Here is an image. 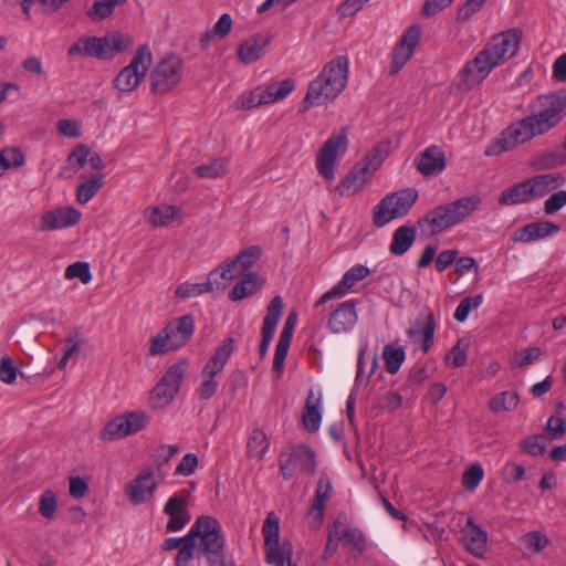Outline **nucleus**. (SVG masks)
<instances>
[{"mask_svg": "<svg viewBox=\"0 0 566 566\" xmlns=\"http://www.w3.org/2000/svg\"><path fill=\"white\" fill-rule=\"evenodd\" d=\"M522 31L509 29L495 34L476 56L468 61L459 73L458 88L472 91L499 65L512 59L521 44Z\"/></svg>", "mask_w": 566, "mask_h": 566, "instance_id": "1", "label": "nucleus"}, {"mask_svg": "<svg viewBox=\"0 0 566 566\" xmlns=\"http://www.w3.org/2000/svg\"><path fill=\"white\" fill-rule=\"evenodd\" d=\"M347 74V57L338 56L327 63L322 72L310 83L307 93L301 103L300 112H306L312 106L334 101L345 88Z\"/></svg>", "mask_w": 566, "mask_h": 566, "instance_id": "2", "label": "nucleus"}, {"mask_svg": "<svg viewBox=\"0 0 566 566\" xmlns=\"http://www.w3.org/2000/svg\"><path fill=\"white\" fill-rule=\"evenodd\" d=\"M479 196L461 197L452 202L440 205L428 211L418 220V224L422 227L428 224L431 233H440L470 217L480 206Z\"/></svg>", "mask_w": 566, "mask_h": 566, "instance_id": "3", "label": "nucleus"}, {"mask_svg": "<svg viewBox=\"0 0 566 566\" xmlns=\"http://www.w3.org/2000/svg\"><path fill=\"white\" fill-rule=\"evenodd\" d=\"M197 542V554L203 555L209 563H221L224 557V538L217 518L202 515L197 518L188 532Z\"/></svg>", "mask_w": 566, "mask_h": 566, "instance_id": "4", "label": "nucleus"}, {"mask_svg": "<svg viewBox=\"0 0 566 566\" xmlns=\"http://www.w3.org/2000/svg\"><path fill=\"white\" fill-rule=\"evenodd\" d=\"M530 117L539 135L556 128L566 117V88L539 95L536 109Z\"/></svg>", "mask_w": 566, "mask_h": 566, "instance_id": "5", "label": "nucleus"}, {"mask_svg": "<svg viewBox=\"0 0 566 566\" xmlns=\"http://www.w3.org/2000/svg\"><path fill=\"white\" fill-rule=\"evenodd\" d=\"M418 199V191L406 188L385 196L374 208L373 223L382 228L390 221L405 217Z\"/></svg>", "mask_w": 566, "mask_h": 566, "instance_id": "6", "label": "nucleus"}, {"mask_svg": "<svg viewBox=\"0 0 566 566\" xmlns=\"http://www.w3.org/2000/svg\"><path fill=\"white\" fill-rule=\"evenodd\" d=\"M265 560L275 566H296L292 563V545L287 541L280 543V521L270 512L263 523Z\"/></svg>", "mask_w": 566, "mask_h": 566, "instance_id": "7", "label": "nucleus"}, {"mask_svg": "<svg viewBox=\"0 0 566 566\" xmlns=\"http://www.w3.org/2000/svg\"><path fill=\"white\" fill-rule=\"evenodd\" d=\"M184 75V61L169 55L159 61L150 72V90L156 95H166L180 82Z\"/></svg>", "mask_w": 566, "mask_h": 566, "instance_id": "8", "label": "nucleus"}, {"mask_svg": "<svg viewBox=\"0 0 566 566\" xmlns=\"http://www.w3.org/2000/svg\"><path fill=\"white\" fill-rule=\"evenodd\" d=\"M151 64V52L147 45L138 46L130 63L114 78L113 85L123 93L133 92L145 78Z\"/></svg>", "mask_w": 566, "mask_h": 566, "instance_id": "9", "label": "nucleus"}, {"mask_svg": "<svg viewBox=\"0 0 566 566\" xmlns=\"http://www.w3.org/2000/svg\"><path fill=\"white\" fill-rule=\"evenodd\" d=\"M234 343L232 337L223 339L205 365L201 371L203 381L199 388L200 399L208 400L216 394L218 382L214 380V377L220 374L227 365L228 359L234 350Z\"/></svg>", "mask_w": 566, "mask_h": 566, "instance_id": "10", "label": "nucleus"}, {"mask_svg": "<svg viewBox=\"0 0 566 566\" xmlns=\"http://www.w3.org/2000/svg\"><path fill=\"white\" fill-rule=\"evenodd\" d=\"M539 135L534 122L530 116L510 125L505 128L500 137L489 145L484 151L486 156H497L504 151L515 148L517 145L531 140Z\"/></svg>", "mask_w": 566, "mask_h": 566, "instance_id": "11", "label": "nucleus"}, {"mask_svg": "<svg viewBox=\"0 0 566 566\" xmlns=\"http://www.w3.org/2000/svg\"><path fill=\"white\" fill-rule=\"evenodd\" d=\"M279 465L285 480L292 479L297 470L307 475H313L316 470L315 453L304 444L294 446L290 450L280 453Z\"/></svg>", "mask_w": 566, "mask_h": 566, "instance_id": "12", "label": "nucleus"}, {"mask_svg": "<svg viewBox=\"0 0 566 566\" xmlns=\"http://www.w3.org/2000/svg\"><path fill=\"white\" fill-rule=\"evenodd\" d=\"M347 145L346 129L342 128L340 133L333 134L319 148L316 156V168L325 179H334L337 158L346 151Z\"/></svg>", "mask_w": 566, "mask_h": 566, "instance_id": "13", "label": "nucleus"}, {"mask_svg": "<svg viewBox=\"0 0 566 566\" xmlns=\"http://www.w3.org/2000/svg\"><path fill=\"white\" fill-rule=\"evenodd\" d=\"M148 416L145 412H127L109 420L99 431V439L113 441L136 433L145 428Z\"/></svg>", "mask_w": 566, "mask_h": 566, "instance_id": "14", "label": "nucleus"}, {"mask_svg": "<svg viewBox=\"0 0 566 566\" xmlns=\"http://www.w3.org/2000/svg\"><path fill=\"white\" fill-rule=\"evenodd\" d=\"M187 369V361L171 365L153 389V399L157 407L167 406L180 389V382Z\"/></svg>", "mask_w": 566, "mask_h": 566, "instance_id": "15", "label": "nucleus"}, {"mask_svg": "<svg viewBox=\"0 0 566 566\" xmlns=\"http://www.w3.org/2000/svg\"><path fill=\"white\" fill-rule=\"evenodd\" d=\"M420 34V28L418 25H411L402 35L391 55L389 69L390 75L397 74L411 59L413 51L419 43Z\"/></svg>", "mask_w": 566, "mask_h": 566, "instance_id": "16", "label": "nucleus"}, {"mask_svg": "<svg viewBox=\"0 0 566 566\" xmlns=\"http://www.w3.org/2000/svg\"><path fill=\"white\" fill-rule=\"evenodd\" d=\"M157 483L154 480V472L151 469L146 468L142 470L135 479H133L126 486V494L133 504L145 503L153 496Z\"/></svg>", "mask_w": 566, "mask_h": 566, "instance_id": "17", "label": "nucleus"}, {"mask_svg": "<svg viewBox=\"0 0 566 566\" xmlns=\"http://www.w3.org/2000/svg\"><path fill=\"white\" fill-rule=\"evenodd\" d=\"M268 313L263 319L262 328H261V343L259 345V355L261 358H264L269 345L274 335L277 322L283 312V300L281 296H274L268 305Z\"/></svg>", "mask_w": 566, "mask_h": 566, "instance_id": "18", "label": "nucleus"}, {"mask_svg": "<svg viewBox=\"0 0 566 566\" xmlns=\"http://www.w3.org/2000/svg\"><path fill=\"white\" fill-rule=\"evenodd\" d=\"M461 543L467 552L481 558L486 552L488 533L469 517L461 528Z\"/></svg>", "mask_w": 566, "mask_h": 566, "instance_id": "19", "label": "nucleus"}, {"mask_svg": "<svg viewBox=\"0 0 566 566\" xmlns=\"http://www.w3.org/2000/svg\"><path fill=\"white\" fill-rule=\"evenodd\" d=\"M415 161L417 170L426 177L441 174L447 166L444 151L436 145L419 153Z\"/></svg>", "mask_w": 566, "mask_h": 566, "instance_id": "20", "label": "nucleus"}, {"mask_svg": "<svg viewBox=\"0 0 566 566\" xmlns=\"http://www.w3.org/2000/svg\"><path fill=\"white\" fill-rule=\"evenodd\" d=\"M370 273V270L361 264H357L353 268H350L342 277V280L333 286L329 291L324 293L315 303V306H319L322 304H325L326 302L342 297L345 295L347 290H349L354 284L366 276H368Z\"/></svg>", "mask_w": 566, "mask_h": 566, "instance_id": "21", "label": "nucleus"}, {"mask_svg": "<svg viewBox=\"0 0 566 566\" xmlns=\"http://www.w3.org/2000/svg\"><path fill=\"white\" fill-rule=\"evenodd\" d=\"M356 304L357 301L355 300L343 302L331 314L327 326L332 333H346L355 326L358 319Z\"/></svg>", "mask_w": 566, "mask_h": 566, "instance_id": "22", "label": "nucleus"}, {"mask_svg": "<svg viewBox=\"0 0 566 566\" xmlns=\"http://www.w3.org/2000/svg\"><path fill=\"white\" fill-rule=\"evenodd\" d=\"M81 216V212L72 207L45 212L41 218L40 230L52 231L75 226L80 222Z\"/></svg>", "mask_w": 566, "mask_h": 566, "instance_id": "23", "label": "nucleus"}, {"mask_svg": "<svg viewBox=\"0 0 566 566\" xmlns=\"http://www.w3.org/2000/svg\"><path fill=\"white\" fill-rule=\"evenodd\" d=\"M373 176L366 164L357 163L353 169L340 180L336 191L343 197H349L363 189Z\"/></svg>", "mask_w": 566, "mask_h": 566, "instance_id": "24", "label": "nucleus"}, {"mask_svg": "<svg viewBox=\"0 0 566 566\" xmlns=\"http://www.w3.org/2000/svg\"><path fill=\"white\" fill-rule=\"evenodd\" d=\"M164 513L169 516L166 525L167 532L180 531L190 521V514L187 510V502L184 497L175 494L164 506Z\"/></svg>", "mask_w": 566, "mask_h": 566, "instance_id": "25", "label": "nucleus"}, {"mask_svg": "<svg viewBox=\"0 0 566 566\" xmlns=\"http://www.w3.org/2000/svg\"><path fill=\"white\" fill-rule=\"evenodd\" d=\"M332 491L333 488L329 476L326 473H322L316 485L312 505L308 510V516L316 526L319 525L323 520L324 507L332 496Z\"/></svg>", "mask_w": 566, "mask_h": 566, "instance_id": "26", "label": "nucleus"}, {"mask_svg": "<svg viewBox=\"0 0 566 566\" xmlns=\"http://www.w3.org/2000/svg\"><path fill=\"white\" fill-rule=\"evenodd\" d=\"M271 36L256 33L244 40L238 48V57L244 64H250L264 55L265 48L270 44Z\"/></svg>", "mask_w": 566, "mask_h": 566, "instance_id": "27", "label": "nucleus"}, {"mask_svg": "<svg viewBox=\"0 0 566 566\" xmlns=\"http://www.w3.org/2000/svg\"><path fill=\"white\" fill-rule=\"evenodd\" d=\"M560 230L558 224L551 221H537L520 228L514 235L515 241L532 242L557 233Z\"/></svg>", "mask_w": 566, "mask_h": 566, "instance_id": "28", "label": "nucleus"}, {"mask_svg": "<svg viewBox=\"0 0 566 566\" xmlns=\"http://www.w3.org/2000/svg\"><path fill=\"white\" fill-rule=\"evenodd\" d=\"M165 328H170L168 332L171 343L178 349L185 346L192 337L195 331V319L192 315H184L170 322Z\"/></svg>", "mask_w": 566, "mask_h": 566, "instance_id": "29", "label": "nucleus"}, {"mask_svg": "<svg viewBox=\"0 0 566 566\" xmlns=\"http://www.w3.org/2000/svg\"><path fill=\"white\" fill-rule=\"evenodd\" d=\"M102 40L105 48V60H111L117 54L125 52L134 43L128 34L120 31H111L102 36Z\"/></svg>", "mask_w": 566, "mask_h": 566, "instance_id": "30", "label": "nucleus"}, {"mask_svg": "<svg viewBox=\"0 0 566 566\" xmlns=\"http://www.w3.org/2000/svg\"><path fill=\"white\" fill-rule=\"evenodd\" d=\"M263 283L264 281L255 273L248 272L233 286L232 291L229 293V298L233 302H238L244 297L254 295L262 287Z\"/></svg>", "mask_w": 566, "mask_h": 566, "instance_id": "31", "label": "nucleus"}, {"mask_svg": "<svg viewBox=\"0 0 566 566\" xmlns=\"http://www.w3.org/2000/svg\"><path fill=\"white\" fill-rule=\"evenodd\" d=\"M105 48L103 46L102 38L87 36L80 39L70 49V55H86L105 60Z\"/></svg>", "mask_w": 566, "mask_h": 566, "instance_id": "32", "label": "nucleus"}, {"mask_svg": "<svg viewBox=\"0 0 566 566\" xmlns=\"http://www.w3.org/2000/svg\"><path fill=\"white\" fill-rule=\"evenodd\" d=\"M533 199L528 180L517 182L504 189L500 197L499 203L503 206H513L530 201Z\"/></svg>", "mask_w": 566, "mask_h": 566, "instance_id": "33", "label": "nucleus"}, {"mask_svg": "<svg viewBox=\"0 0 566 566\" xmlns=\"http://www.w3.org/2000/svg\"><path fill=\"white\" fill-rule=\"evenodd\" d=\"M533 198H541L563 184L564 178L559 174L538 175L527 179Z\"/></svg>", "mask_w": 566, "mask_h": 566, "instance_id": "34", "label": "nucleus"}, {"mask_svg": "<svg viewBox=\"0 0 566 566\" xmlns=\"http://www.w3.org/2000/svg\"><path fill=\"white\" fill-rule=\"evenodd\" d=\"M416 228L409 226H401L397 228L392 234V241L389 247L390 253L394 255H402L413 244L416 240Z\"/></svg>", "mask_w": 566, "mask_h": 566, "instance_id": "35", "label": "nucleus"}, {"mask_svg": "<svg viewBox=\"0 0 566 566\" xmlns=\"http://www.w3.org/2000/svg\"><path fill=\"white\" fill-rule=\"evenodd\" d=\"M436 329L434 316L432 313H429L424 319V322L416 321L412 326L408 329L409 337H416L418 335L423 336L422 349L423 352H428L433 344Z\"/></svg>", "mask_w": 566, "mask_h": 566, "instance_id": "36", "label": "nucleus"}, {"mask_svg": "<svg viewBox=\"0 0 566 566\" xmlns=\"http://www.w3.org/2000/svg\"><path fill=\"white\" fill-rule=\"evenodd\" d=\"M229 159L228 158H214L208 164H202L196 167L192 172L202 179H216L222 178L228 172Z\"/></svg>", "mask_w": 566, "mask_h": 566, "instance_id": "37", "label": "nucleus"}, {"mask_svg": "<svg viewBox=\"0 0 566 566\" xmlns=\"http://www.w3.org/2000/svg\"><path fill=\"white\" fill-rule=\"evenodd\" d=\"M214 275H217V271H211L206 283H182L176 289L175 295L181 298H189L206 292H212L214 289L213 284L217 283Z\"/></svg>", "mask_w": 566, "mask_h": 566, "instance_id": "38", "label": "nucleus"}, {"mask_svg": "<svg viewBox=\"0 0 566 566\" xmlns=\"http://www.w3.org/2000/svg\"><path fill=\"white\" fill-rule=\"evenodd\" d=\"M269 448V441L266 434L260 430L254 429L247 443V454L249 458H256L258 460H262L264 454Z\"/></svg>", "mask_w": 566, "mask_h": 566, "instance_id": "39", "label": "nucleus"}, {"mask_svg": "<svg viewBox=\"0 0 566 566\" xmlns=\"http://www.w3.org/2000/svg\"><path fill=\"white\" fill-rule=\"evenodd\" d=\"M390 146L391 143L389 140H382L378 143L368 154L365 155V157L359 163L366 164L368 170L374 174L388 155Z\"/></svg>", "mask_w": 566, "mask_h": 566, "instance_id": "40", "label": "nucleus"}, {"mask_svg": "<svg viewBox=\"0 0 566 566\" xmlns=\"http://www.w3.org/2000/svg\"><path fill=\"white\" fill-rule=\"evenodd\" d=\"M405 358L406 353L402 347L395 348L391 345H386L382 349V359L385 361L386 370L391 375L398 373Z\"/></svg>", "mask_w": 566, "mask_h": 566, "instance_id": "41", "label": "nucleus"}, {"mask_svg": "<svg viewBox=\"0 0 566 566\" xmlns=\"http://www.w3.org/2000/svg\"><path fill=\"white\" fill-rule=\"evenodd\" d=\"M302 418L306 430L310 432H315L318 430L322 416L318 410V401L316 403L313 402V392H311L306 399Z\"/></svg>", "mask_w": 566, "mask_h": 566, "instance_id": "42", "label": "nucleus"}, {"mask_svg": "<svg viewBox=\"0 0 566 566\" xmlns=\"http://www.w3.org/2000/svg\"><path fill=\"white\" fill-rule=\"evenodd\" d=\"M518 405V395L516 392L503 391L494 396L490 403L492 412L512 411Z\"/></svg>", "mask_w": 566, "mask_h": 566, "instance_id": "43", "label": "nucleus"}, {"mask_svg": "<svg viewBox=\"0 0 566 566\" xmlns=\"http://www.w3.org/2000/svg\"><path fill=\"white\" fill-rule=\"evenodd\" d=\"M566 164V155L560 150L539 154L535 157L533 166L538 169L555 168Z\"/></svg>", "mask_w": 566, "mask_h": 566, "instance_id": "44", "label": "nucleus"}, {"mask_svg": "<svg viewBox=\"0 0 566 566\" xmlns=\"http://www.w3.org/2000/svg\"><path fill=\"white\" fill-rule=\"evenodd\" d=\"M168 332L170 328H163L150 339L149 355L157 356L177 349L171 343Z\"/></svg>", "mask_w": 566, "mask_h": 566, "instance_id": "45", "label": "nucleus"}, {"mask_svg": "<svg viewBox=\"0 0 566 566\" xmlns=\"http://www.w3.org/2000/svg\"><path fill=\"white\" fill-rule=\"evenodd\" d=\"M178 214L174 206H160L153 209L149 216V223L154 227H164L172 222Z\"/></svg>", "mask_w": 566, "mask_h": 566, "instance_id": "46", "label": "nucleus"}, {"mask_svg": "<svg viewBox=\"0 0 566 566\" xmlns=\"http://www.w3.org/2000/svg\"><path fill=\"white\" fill-rule=\"evenodd\" d=\"M102 177H95L80 184L76 188V199L81 205L88 202L102 188Z\"/></svg>", "mask_w": 566, "mask_h": 566, "instance_id": "47", "label": "nucleus"}, {"mask_svg": "<svg viewBox=\"0 0 566 566\" xmlns=\"http://www.w3.org/2000/svg\"><path fill=\"white\" fill-rule=\"evenodd\" d=\"M126 0H95L87 14L93 20H102L109 17L114 8Z\"/></svg>", "mask_w": 566, "mask_h": 566, "instance_id": "48", "label": "nucleus"}, {"mask_svg": "<svg viewBox=\"0 0 566 566\" xmlns=\"http://www.w3.org/2000/svg\"><path fill=\"white\" fill-rule=\"evenodd\" d=\"M520 541L525 549L533 554L542 552L549 544L548 537L537 531L524 534Z\"/></svg>", "mask_w": 566, "mask_h": 566, "instance_id": "49", "label": "nucleus"}, {"mask_svg": "<svg viewBox=\"0 0 566 566\" xmlns=\"http://www.w3.org/2000/svg\"><path fill=\"white\" fill-rule=\"evenodd\" d=\"M57 499L52 490H45L39 500V513L46 520H52L56 513Z\"/></svg>", "mask_w": 566, "mask_h": 566, "instance_id": "50", "label": "nucleus"}, {"mask_svg": "<svg viewBox=\"0 0 566 566\" xmlns=\"http://www.w3.org/2000/svg\"><path fill=\"white\" fill-rule=\"evenodd\" d=\"M66 280L78 279L83 284H87L92 281L91 268L87 262H75L70 264L64 272Z\"/></svg>", "mask_w": 566, "mask_h": 566, "instance_id": "51", "label": "nucleus"}, {"mask_svg": "<svg viewBox=\"0 0 566 566\" xmlns=\"http://www.w3.org/2000/svg\"><path fill=\"white\" fill-rule=\"evenodd\" d=\"M467 349L468 344L463 343L462 339H459L457 344L446 355V364L454 368L464 366L467 363Z\"/></svg>", "mask_w": 566, "mask_h": 566, "instance_id": "52", "label": "nucleus"}, {"mask_svg": "<svg viewBox=\"0 0 566 566\" xmlns=\"http://www.w3.org/2000/svg\"><path fill=\"white\" fill-rule=\"evenodd\" d=\"M261 250L259 247L252 245L248 249L242 250L235 258L232 260L239 266L241 272L249 270L254 262L260 258Z\"/></svg>", "mask_w": 566, "mask_h": 566, "instance_id": "53", "label": "nucleus"}, {"mask_svg": "<svg viewBox=\"0 0 566 566\" xmlns=\"http://www.w3.org/2000/svg\"><path fill=\"white\" fill-rule=\"evenodd\" d=\"M195 556H199L197 554V542L187 535L185 544L179 548L175 557V566H187Z\"/></svg>", "mask_w": 566, "mask_h": 566, "instance_id": "54", "label": "nucleus"}, {"mask_svg": "<svg viewBox=\"0 0 566 566\" xmlns=\"http://www.w3.org/2000/svg\"><path fill=\"white\" fill-rule=\"evenodd\" d=\"M483 302L482 295H476L474 297H464L458 305L454 312V318L458 322H464L472 308H478Z\"/></svg>", "mask_w": 566, "mask_h": 566, "instance_id": "55", "label": "nucleus"}, {"mask_svg": "<svg viewBox=\"0 0 566 566\" xmlns=\"http://www.w3.org/2000/svg\"><path fill=\"white\" fill-rule=\"evenodd\" d=\"M483 479V469L480 464H472L467 471H464L462 476L463 486L473 491L478 488L480 482Z\"/></svg>", "mask_w": 566, "mask_h": 566, "instance_id": "56", "label": "nucleus"}, {"mask_svg": "<svg viewBox=\"0 0 566 566\" xmlns=\"http://www.w3.org/2000/svg\"><path fill=\"white\" fill-rule=\"evenodd\" d=\"M342 537L354 549L361 554L366 548V537L363 532L358 528H348L343 534Z\"/></svg>", "mask_w": 566, "mask_h": 566, "instance_id": "57", "label": "nucleus"}, {"mask_svg": "<svg viewBox=\"0 0 566 566\" xmlns=\"http://www.w3.org/2000/svg\"><path fill=\"white\" fill-rule=\"evenodd\" d=\"M179 451L178 446L176 444H160L157 454H156V465L159 474L163 473V468L170 461L172 457H175Z\"/></svg>", "mask_w": 566, "mask_h": 566, "instance_id": "58", "label": "nucleus"}, {"mask_svg": "<svg viewBox=\"0 0 566 566\" xmlns=\"http://www.w3.org/2000/svg\"><path fill=\"white\" fill-rule=\"evenodd\" d=\"M566 205V190H559L551 195L544 202L546 214H554Z\"/></svg>", "mask_w": 566, "mask_h": 566, "instance_id": "59", "label": "nucleus"}, {"mask_svg": "<svg viewBox=\"0 0 566 566\" xmlns=\"http://www.w3.org/2000/svg\"><path fill=\"white\" fill-rule=\"evenodd\" d=\"M541 354L542 353L538 347H531L523 350H518L514 354V364L517 367H525L537 360Z\"/></svg>", "mask_w": 566, "mask_h": 566, "instance_id": "60", "label": "nucleus"}, {"mask_svg": "<svg viewBox=\"0 0 566 566\" xmlns=\"http://www.w3.org/2000/svg\"><path fill=\"white\" fill-rule=\"evenodd\" d=\"M542 437H527L521 441L520 447L522 451L527 452L531 455H543L546 451V447L541 442Z\"/></svg>", "mask_w": 566, "mask_h": 566, "instance_id": "61", "label": "nucleus"}, {"mask_svg": "<svg viewBox=\"0 0 566 566\" xmlns=\"http://www.w3.org/2000/svg\"><path fill=\"white\" fill-rule=\"evenodd\" d=\"M85 343L86 339L81 335L78 328H73L65 338L64 353L66 354V357H72Z\"/></svg>", "mask_w": 566, "mask_h": 566, "instance_id": "62", "label": "nucleus"}, {"mask_svg": "<svg viewBox=\"0 0 566 566\" xmlns=\"http://www.w3.org/2000/svg\"><path fill=\"white\" fill-rule=\"evenodd\" d=\"M90 156V148L86 145L76 146L67 156V164L72 167L82 168Z\"/></svg>", "mask_w": 566, "mask_h": 566, "instance_id": "63", "label": "nucleus"}, {"mask_svg": "<svg viewBox=\"0 0 566 566\" xmlns=\"http://www.w3.org/2000/svg\"><path fill=\"white\" fill-rule=\"evenodd\" d=\"M0 154L6 159V164H8V169L21 167L25 161L24 154L20 149L14 147L3 148L2 150H0Z\"/></svg>", "mask_w": 566, "mask_h": 566, "instance_id": "64", "label": "nucleus"}]
</instances>
